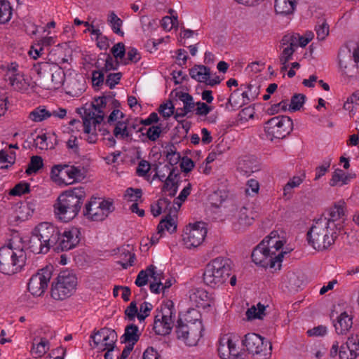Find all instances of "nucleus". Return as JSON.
I'll use <instances>...</instances> for the list:
<instances>
[{"mask_svg": "<svg viewBox=\"0 0 359 359\" xmlns=\"http://www.w3.org/2000/svg\"><path fill=\"white\" fill-rule=\"evenodd\" d=\"M86 197L83 187H75L63 191L55 203L54 212L61 221L68 222L75 218Z\"/></svg>", "mask_w": 359, "mask_h": 359, "instance_id": "obj_1", "label": "nucleus"}, {"mask_svg": "<svg viewBox=\"0 0 359 359\" xmlns=\"http://www.w3.org/2000/svg\"><path fill=\"white\" fill-rule=\"evenodd\" d=\"M325 219L314 220L306 233L309 245L318 251L330 249L337 240L339 231L328 226Z\"/></svg>", "mask_w": 359, "mask_h": 359, "instance_id": "obj_2", "label": "nucleus"}, {"mask_svg": "<svg viewBox=\"0 0 359 359\" xmlns=\"http://www.w3.org/2000/svg\"><path fill=\"white\" fill-rule=\"evenodd\" d=\"M22 237H13L7 245L0 248V272L12 276L21 271L22 264L20 258L22 256Z\"/></svg>", "mask_w": 359, "mask_h": 359, "instance_id": "obj_3", "label": "nucleus"}, {"mask_svg": "<svg viewBox=\"0 0 359 359\" xmlns=\"http://www.w3.org/2000/svg\"><path fill=\"white\" fill-rule=\"evenodd\" d=\"M231 272V261L222 257L210 261L204 269L203 278L205 285L219 287L226 283Z\"/></svg>", "mask_w": 359, "mask_h": 359, "instance_id": "obj_4", "label": "nucleus"}, {"mask_svg": "<svg viewBox=\"0 0 359 359\" xmlns=\"http://www.w3.org/2000/svg\"><path fill=\"white\" fill-rule=\"evenodd\" d=\"M34 67L40 76L44 88L57 90L63 85L65 81V72L55 62H41L34 65Z\"/></svg>", "mask_w": 359, "mask_h": 359, "instance_id": "obj_5", "label": "nucleus"}, {"mask_svg": "<svg viewBox=\"0 0 359 359\" xmlns=\"http://www.w3.org/2000/svg\"><path fill=\"white\" fill-rule=\"evenodd\" d=\"M57 281L52 283L50 294L55 300H63L71 297L76 290L77 278L69 270L61 271Z\"/></svg>", "mask_w": 359, "mask_h": 359, "instance_id": "obj_6", "label": "nucleus"}, {"mask_svg": "<svg viewBox=\"0 0 359 359\" xmlns=\"http://www.w3.org/2000/svg\"><path fill=\"white\" fill-rule=\"evenodd\" d=\"M241 342L245 350L257 359H269L271 355V344L258 334L248 333Z\"/></svg>", "mask_w": 359, "mask_h": 359, "instance_id": "obj_7", "label": "nucleus"}, {"mask_svg": "<svg viewBox=\"0 0 359 359\" xmlns=\"http://www.w3.org/2000/svg\"><path fill=\"white\" fill-rule=\"evenodd\" d=\"M338 60L343 74L353 76L355 70L358 68L359 45L349 42L341 46L338 53Z\"/></svg>", "mask_w": 359, "mask_h": 359, "instance_id": "obj_8", "label": "nucleus"}, {"mask_svg": "<svg viewBox=\"0 0 359 359\" xmlns=\"http://www.w3.org/2000/svg\"><path fill=\"white\" fill-rule=\"evenodd\" d=\"M265 245V242H261L254 248L251 255L253 262L264 268L280 269L281 262L286 252H280L276 255Z\"/></svg>", "mask_w": 359, "mask_h": 359, "instance_id": "obj_9", "label": "nucleus"}, {"mask_svg": "<svg viewBox=\"0 0 359 359\" xmlns=\"http://www.w3.org/2000/svg\"><path fill=\"white\" fill-rule=\"evenodd\" d=\"M204 330L203 323L200 320H195L194 322L189 321L184 323L182 319H178L175 327V332L178 339H182L189 346L197 344L203 336Z\"/></svg>", "mask_w": 359, "mask_h": 359, "instance_id": "obj_10", "label": "nucleus"}, {"mask_svg": "<svg viewBox=\"0 0 359 359\" xmlns=\"http://www.w3.org/2000/svg\"><path fill=\"white\" fill-rule=\"evenodd\" d=\"M293 122L287 116L273 117L265 123L264 130L271 140L283 139L292 130Z\"/></svg>", "mask_w": 359, "mask_h": 359, "instance_id": "obj_11", "label": "nucleus"}, {"mask_svg": "<svg viewBox=\"0 0 359 359\" xmlns=\"http://www.w3.org/2000/svg\"><path fill=\"white\" fill-rule=\"evenodd\" d=\"M53 269L52 265L46 266L29 279L27 290L33 296L39 297L44 293L51 279Z\"/></svg>", "mask_w": 359, "mask_h": 359, "instance_id": "obj_12", "label": "nucleus"}, {"mask_svg": "<svg viewBox=\"0 0 359 359\" xmlns=\"http://www.w3.org/2000/svg\"><path fill=\"white\" fill-rule=\"evenodd\" d=\"M318 219H325L329 226L340 232L344 228V222L346 220L344 202L339 201L335 203Z\"/></svg>", "mask_w": 359, "mask_h": 359, "instance_id": "obj_13", "label": "nucleus"}, {"mask_svg": "<svg viewBox=\"0 0 359 359\" xmlns=\"http://www.w3.org/2000/svg\"><path fill=\"white\" fill-rule=\"evenodd\" d=\"M207 234L205 223L202 222L189 224L187 227L183 241L188 248L197 247L204 241Z\"/></svg>", "mask_w": 359, "mask_h": 359, "instance_id": "obj_14", "label": "nucleus"}, {"mask_svg": "<svg viewBox=\"0 0 359 359\" xmlns=\"http://www.w3.org/2000/svg\"><path fill=\"white\" fill-rule=\"evenodd\" d=\"M35 231L39 234L45 245L44 251L49 250L57 243L60 238V231L49 222H42L35 227Z\"/></svg>", "mask_w": 359, "mask_h": 359, "instance_id": "obj_15", "label": "nucleus"}, {"mask_svg": "<svg viewBox=\"0 0 359 359\" xmlns=\"http://www.w3.org/2000/svg\"><path fill=\"white\" fill-rule=\"evenodd\" d=\"M2 76L6 83V86L12 90L20 91L22 89V74L19 70V65L15 62L7 67H2Z\"/></svg>", "mask_w": 359, "mask_h": 359, "instance_id": "obj_16", "label": "nucleus"}, {"mask_svg": "<svg viewBox=\"0 0 359 359\" xmlns=\"http://www.w3.org/2000/svg\"><path fill=\"white\" fill-rule=\"evenodd\" d=\"M80 235L77 228L65 231L62 233L60 232V238L53 249L57 252L73 249L79 243Z\"/></svg>", "mask_w": 359, "mask_h": 359, "instance_id": "obj_17", "label": "nucleus"}, {"mask_svg": "<svg viewBox=\"0 0 359 359\" xmlns=\"http://www.w3.org/2000/svg\"><path fill=\"white\" fill-rule=\"evenodd\" d=\"M217 351L221 359H238L239 355L236 344L229 335L219 339Z\"/></svg>", "mask_w": 359, "mask_h": 359, "instance_id": "obj_18", "label": "nucleus"}, {"mask_svg": "<svg viewBox=\"0 0 359 359\" xmlns=\"http://www.w3.org/2000/svg\"><path fill=\"white\" fill-rule=\"evenodd\" d=\"M359 355V334H351L339 351L340 359H355Z\"/></svg>", "mask_w": 359, "mask_h": 359, "instance_id": "obj_19", "label": "nucleus"}, {"mask_svg": "<svg viewBox=\"0 0 359 359\" xmlns=\"http://www.w3.org/2000/svg\"><path fill=\"white\" fill-rule=\"evenodd\" d=\"M83 215L93 221H103L106 219V215L96 201H89L86 203L83 209Z\"/></svg>", "mask_w": 359, "mask_h": 359, "instance_id": "obj_20", "label": "nucleus"}, {"mask_svg": "<svg viewBox=\"0 0 359 359\" xmlns=\"http://www.w3.org/2000/svg\"><path fill=\"white\" fill-rule=\"evenodd\" d=\"M252 212L247 208L242 207L237 215V221L233 223V227L236 231H241L251 225L254 221Z\"/></svg>", "mask_w": 359, "mask_h": 359, "instance_id": "obj_21", "label": "nucleus"}, {"mask_svg": "<svg viewBox=\"0 0 359 359\" xmlns=\"http://www.w3.org/2000/svg\"><path fill=\"white\" fill-rule=\"evenodd\" d=\"M238 169L245 175L249 176L252 173L259 170V166L253 157L244 156L239 160Z\"/></svg>", "mask_w": 359, "mask_h": 359, "instance_id": "obj_22", "label": "nucleus"}, {"mask_svg": "<svg viewBox=\"0 0 359 359\" xmlns=\"http://www.w3.org/2000/svg\"><path fill=\"white\" fill-rule=\"evenodd\" d=\"M100 335H102L103 341L101 344L103 348H101V351L106 350V348L110 347L109 351H114L116 346V341H117L116 332L111 329L104 327L100 330Z\"/></svg>", "mask_w": 359, "mask_h": 359, "instance_id": "obj_23", "label": "nucleus"}, {"mask_svg": "<svg viewBox=\"0 0 359 359\" xmlns=\"http://www.w3.org/2000/svg\"><path fill=\"white\" fill-rule=\"evenodd\" d=\"M190 76L198 82L205 83L211 76L210 69L203 65H195L189 69Z\"/></svg>", "mask_w": 359, "mask_h": 359, "instance_id": "obj_24", "label": "nucleus"}, {"mask_svg": "<svg viewBox=\"0 0 359 359\" xmlns=\"http://www.w3.org/2000/svg\"><path fill=\"white\" fill-rule=\"evenodd\" d=\"M352 325V318L346 312L341 313L337 317V323H334L335 331L338 334H346Z\"/></svg>", "mask_w": 359, "mask_h": 359, "instance_id": "obj_25", "label": "nucleus"}, {"mask_svg": "<svg viewBox=\"0 0 359 359\" xmlns=\"http://www.w3.org/2000/svg\"><path fill=\"white\" fill-rule=\"evenodd\" d=\"M42 238L39 236V234L35 231V228L32 231V234L29 238L27 243V248L30 250L34 254L46 253L48 251H44L45 245H43L44 243L41 241Z\"/></svg>", "mask_w": 359, "mask_h": 359, "instance_id": "obj_26", "label": "nucleus"}, {"mask_svg": "<svg viewBox=\"0 0 359 359\" xmlns=\"http://www.w3.org/2000/svg\"><path fill=\"white\" fill-rule=\"evenodd\" d=\"M49 348V341L46 338H40L39 341L34 339L30 352L34 358H41L48 351Z\"/></svg>", "mask_w": 359, "mask_h": 359, "instance_id": "obj_27", "label": "nucleus"}, {"mask_svg": "<svg viewBox=\"0 0 359 359\" xmlns=\"http://www.w3.org/2000/svg\"><path fill=\"white\" fill-rule=\"evenodd\" d=\"M173 322H169L163 320V318H158V316H156L154 318L153 330L155 333L158 335H166L168 334L172 327Z\"/></svg>", "mask_w": 359, "mask_h": 359, "instance_id": "obj_28", "label": "nucleus"}, {"mask_svg": "<svg viewBox=\"0 0 359 359\" xmlns=\"http://www.w3.org/2000/svg\"><path fill=\"white\" fill-rule=\"evenodd\" d=\"M296 0H275V11L281 15H289L295 8Z\"/></svg>", "mask_w": 359, "mask_h": 359, "instance_id": "obj_29", "label": "nucleus"}, {"mask_svg": "<svg viewBox=\"0 0 359 359\" xmlns=\"http://www.w3.org/2000/svg\"><path fill=\"white\" fill-rule=\"evenodd\" d=\"M140 333L138 327L135 324H130L126 327L125 332L123 335V342L134 345L138 341Z\"/></svg>", "mask_w": 359, "mask_h": 359, "instance_id": "obj_30", "label": "nucleus"}, {"mask_svg": "<svg viewBox=\"0 0 359 359\" xmlns=\"http://www.w3.org/2000/svg\"><path fill=\"white\" fill-rule=\"evenodd\" d=\"M351 178V175H346L342 170L338 168L334 171L332 179L330 181V185L335 187L347 184Z\"/></svg>", "mask_w": 359, "mask_h": 359, "instance_id": "obj_31", "label": "nucleus"}, {"mask_svg": "<svg viewBox=\"0 0 359 359\" xmlns=\"http://www.w3.org/2000/svg\"><path fill=\"white\" fill-rule=\"evenodd\" d=\"M50 117V111L47 110L44 106H39L31 111L29 118L34 122H41Z\"/></svg>", "mask_w": 359, "mask_h": 359, "instance_id": "obj_32", "label": "nucleus"}, {"mask_svg": "<svg viewBox=\"0 0 359 359\" xmlns=\"http://www.w3.org/2000/svg\"><path fill=\"white\" fill-rule=\"evenodd\" d=\"M158 233H163L165 229L170 233H173L177 230V224L168 214L165 219H161L158 226Z\"/></svg>", "mask_w": 359, "mask_h": 359, "instance_id": "obj_33", "label": "nucleus"}, {"mask_svg": "<svg viewBox=\"0 0 359 359\" xmlns=\"http://www.w3.org/2000/svg\"><path fill=\"white\" fill-rule=\"evenodd\" d=\"M114 135L116 137L125 139L130 137L132 133L128 130V126L126 121H118L113 131Z\"/></svg>", "mask_w": 359, "mask_h": 359, "instance_id": "obj_34", "label": "nucleus"}, {"mask_svg": "<svg viewBox=\"0 0 359 359\" xmlns=\"http://www.w3.org/2000/svg\"><path fill=\"white\" fill-rule=\"evenodd\" d=\"M12 16V9L8 0H0V25L8 22Z\"/></svg>", "mask_w": 359, "mask_h": 359, "instance_id": "obj_35", "label": "nucleus"}, {"mask_svg": "<svg viewBox=\"0 0 359 359\" xmlns=\"http://www.w3.org/2000/svg\"><path fill=\"white\" fill-rule=\"evenodd\" d=\"M43 167V161L40 156H32L29 163L25 170V173L28 175L36 174L40 169Z\"/></svg>", "mask_w": 359, "mask_h": 359, "instance_id": "obj_36", "label": "nucleus"}, {"mask_svg": "<svg viewBox=\"0 0 359 359\" xmlns=\"http://www.w3.org/2000/svg\"><path fill=\"white\" fill-rule=\"evenodd\" d=\"M22 201H18L12 206V212L9 215V222L13 226H17L22 222L21 215L22 213Z\"/></svg>", "mask_w": 359, "mask_h": 359, "instance_id": "obj_37", "label": "nucleus"}, {"mask_svg": "<svg viewBox=\"0 0 359 359\" xmlns=\"http://www.w3.org/2000/svg\"><path fill=\"white\" fill-rule=\"evenodd\" d=\"M100 56H103L104 58L100 57L99 60H102L105 61L104 66L101 69L104 72H108L111 70H116L118 69L120 62L118 60L114 59L113 57L110 54H107L106 53H101Z\"/></svg>", "mask_w": 359, "mask_h": 359, "instance_id": "obj_38", "label": "nucleus"}, {"mask_svg": "<svg viewBox=\"0 0 359 359\" xmlns=\"http://www.w3.org/2000/svg\"><path fill=\"white\" fill-rule=\"evenodd\" d=\"M257 306V307L252 306L251 308L247 310L246 316L248 320L263 318V316L265 315V306L262 304L261 303H258Z\"/></svg>", "mask_w": 359, "mask_h": 359, "instance_id": "obj_39", "label": "nucleus"}, {"mask_svg": "<svg viewBox=\"0 0 359 359\" xmlns=\"http://www.w3.org/2000/svg\"><path fill=\"white\" fill-rule=\"evenodd\" d=\"M107 22L111 25L113 32L121 36L123 35V32L121 29L123 24L122 20L119 18L114 12H111L108 15Z\"/></svg>", "mask_w": 359, "mask_h": 359, "instance_id": "obj_40", "label": "nucleus"}, {"mask_svg": "<svg viewBox=\"0 0 359 359\" xmlns=\"http://www.w3.org/2000/svg\"><path fill=\"white\" fill-rule=\"evenodd\" d=\"M306 96L301 93H296L291 97L288 109L290 111H299L305 102Z\"/></svg>", "mask_w": 359, "mask_h": 359, "instance_id": "obj_41", "label": "nucleus"}, {"mask_svg": "<svg viewBox=\"0 0 359 359\" xmlns=\"http://www.w3.org/2000/svg\"><path fill=\"white\" fill-rule=\"evenodd\" d=\"M121 255L124 256V257L118 262V264H120L123 269H127L128 266L133 265L135 259V255L134 253L130 252L129 250L122 248L121 250Z\"/></svg>", "mask_w": 359, "mask_h": 359, "instance_id": "obj_42", "label": "nucleus"}, {"mask_svg": "<svg viewBox=\"0 0 359 359\" xmlns=\"http://www.w3.org/2000/svg\"><path fill=\"white\" fill-rule=\"evenodd\" d=\"M158 112L165 118H168L174 114L175 106L170 99L166 103L161 104L158 107Z\"/></svg>", "mask_w": 359, "mask_h": 359, "instance_id": "obj_43", "label": "nucleus"}, {"mask_svg": "<svg viewBox=\"0 0 359 359\" xmlns=\"http://www.w3.org/2000/svg\"><path fill=\"white\" fill-rule=\"evenodd\" d=\"M161 133L162 128L161 125L151 126L147 129L146 133H142V135H146L150 141L155 142L159 138Z\"/></svg>", "mask_w": 359, "mask_h": 359, "instance_id": "obj_44", "label": "nucleus"}, {"mask_svg": "<svg viewBox=\"0 0 359 359\" xmlns=\"http://www.w3.org/2000/svg\"><path fill=\"white\" fill-rule=\"evenodd\" d=\"M332 158L327 157L323 160V164L316 168L314 180H318L328 171L331 165Z\"/></svg>", "mask_w": 359, "mask_h": 359, "instance_id": "obj_45", "label": "nucleus"}, {"mask_svg": "<svg viewBox=\"0 0 359 359\" xmlns=\"http://www.w3.org/2000/svg\"><path fill=\"white\" fill-rule=\"evenodd\" d=\"M316 32L317 39L320 41L324 40L329 34V25L325 20H323L316 26Z\"/></svg>", "mask_w": 359, "mask_h": 359, "instance_id": "obj_46", "label": "nucleus"}, {"mask_svg": "<svg viewBox=\"0 0 359 359\" xmlns=\"http://www.w3.org/2000/svg\"><path fill=\"white\" fill-rule=\"evenodd\" d=\"M109 100H112V96L110 95L98 97L97 98H95V102H96V104L93 102L92 106L97 113L102 114L103 111L102 109L106 107L107 102L110 101Z\"/></svg>", "mask_w": 359, "mask_h": 359, "instance_id": "obj_47", "label": "nucleus"}, {"mask_svg": "<svg viewBox=\"0 0 359 359\" xmlns=\"http://www.w3.org/2000/svg\"><path fill=\"white\" fill-rule=\"evenodd\" d=\"M95 66L98 69L93 72L92 81L93 85L96 86H100L102 85V83H104V74L105 72L101 69H100V65L99 64V60L95 64Z\"/></svg>", "mask_w": 359, "mask_h": 359, "instance_id": "obj_48", "label": "nucleus"}, {"mask_svg": "<svg viewBox=\"0 0 359 359\" xmlns=\"http://www.w3.org/2000/svg\"><path fill=\"white\" fill-rule=\"evenodd\" d=\"M65 168H68L67 165H55L50 171L51 180L58 184L64 183L63 180L60 177V174L62 172Z\"/></svg>", "mask_w": 359, "mask_h": 359, "instance_id": "obj_49", "label": "nucleus"}, {"mask_svg": "<svg viewBox=\"0 0 359 359\" xmlns=\"http://www.w3.org/2000/svg\"><path fill=\"white\" fill-rule=\"evenodd\" d=\"M173 309V302L171 301L167 302L164 307L161 309L162 315L161 318L169 322H173L172 319V315L175 314Z\"/></svg>", "mask_w": 359, "mask_h": 359, "instance_id": "obj_50", "label": "nucleus"}, {"mask_svg": "<svg viewBox=\"0 0 359 359\" xmlns=\"http://www.w3.org/2000/svg\"><path fill=\"white\" fill-rule=\"evenodd\" d=\"M141 189L128 188L125 192L124 197L130 201L137 202L142 197Z\"/></svg>", "mask_w": 359, "mask_h": 359, "instance_id": "obj_51", "label": "nucleus"}, {"mask_svg": "<svg viewBox=\"0 0 359 359\" xmlns=\"http://www.w3.org/2000/svg\"><path fill=\"white\" fill-rule=\"evenodd\" d=\"M178 187H179L178 182H175V181L168 182L166 180H165L162 190H163V191H168L169 196L172 198L177 194V190H178Z\"/></svg>", "mask_w": 359, "mask_h": 359, "instance_id": "obj_52", "label": "nucleus"}, {"mask_svg": "<svg viewBox=\"0 0 359 359\" xmlns=\"http://www.w3.org/2000/svg\"><path fill=\"white\" fill-rule=\"evenodd\" d=\"M303 180L304 178H302L299 176H294L285 185L283 189L284 194L287 195V194L290 193L293 188L299 187L302 183Z\"/></svg>", "mask_w": 359, "mask_h": 359, "instance_id": "obj_53", "label": "nucleus"}, {"mask_svg": "<svg viewBox=\"0 0 359 359\" xmlns=\"http://www.w3.org/2000/svg\"><path fill=\"white\" fill-rule=\"evenodd\" d=\"M151 168V164L146 160H141L136 169V173L140 177H147Z\"/></svg>", "mask_w": 359, "mask_h": 359, "instance_id": "obj_54", "label": "nucleus"}, {"mask_svg": "<svg viewBox=\"0 0 359 359\" xmlns=\"http://www.w3.org/2000/svg\"><path fill=\"white\" fill-rule=\"evenodd\" d=\"M141 59V55L137 50L135 48H129L127 52V58L123 62L126 65L129 62L136 63Z\"/></svg>", "mask_w": 359, "mask_h": 359, "instance_id": "obj_55", "label": "nucleus"}, {"mask_svg": "<svg viewBox=\"0 0 359 359\" xmlns=\"http://www.w3.org/2000/svg\"><path fill=\"white\" fill-rule=\"evenodd\" d=\"M67 168L65 173L70 179L80 180L84 177L83 173L80 168L75 166H68Z\"/></svg>", "mask_w": 359, "mask_h": 359, "instance_id": "obj_56", "label": "nucleus"}, {"mask_svg": "<svg viewBox=\"0 0 359 359\" xmlns=\"http://www.w3.org/2000/svg\"><path fill=\"white\" fill-rule=\"evenodd\" d=\"M287 109V100H283L279 103L274 104L271 105L270 108L268 109L267 113L269 115H274L278 114L280 110L283 111H285Z\"/></svg>", "mask_w": 359, "mask_h": 359, "instance_id": "obj_57", "label": "nucleus"}, {"mask_svg": "<svg viewBox=\"0 0 359 359\" xmlns=\"http://www.w3.org/2000/svg\"><path fill=\"white\" fill-rule=\"evenodd\" d=\"M32 140H34V145L36 147H39L40 149H48V143H47V136L46 134L43 135H37L36 137L34 133H32Z\"/></svg>", "mask_w": 359, "mask_h": 359, "instance_id": "obj_58", "label": "nucleus"}, {"mask_svg": "<svg viewBox=\"0 0 359 359\" xmlns=\"http://www.w3.org/2000/svg\"><path fill=\"white\" fill-rule=\"evenodd\" d=\"M111 52L115 59H122L126 55L125 45L122 42H119L111 48Z\"/></svg>", "mask_w": 359, "mask_h": 359, "instance_id": "obj_59", "label": "nucleus"}, {"mask_svg": "<svg viewBox=\"0 0 359 359\" xmlns=\"http://www.w3.org/2000/svg\"><path fill=\"white\" fill-rule=\"evenodd\" d=\"M121 77V72L111 73L107 75L105 83L110 89H113L115 86L119 83Z\"/></svg>", "mask_w": 359, "mask_h": 359, "instance_id": "obj_60", "label": "nucleus"}, {"mask_svg": "<svg viewBox=\"0 0 359 359\" xmlns=\"http://www.w3.org/2000/svg\"><path fill=\"white\" fill-rule=\"evenodd\" d=\"M69 88L70 89L76 94L81 93L85 86V81L83 78H81V79H74L69 81Z\"/></svg>", "mask_w": 359, "mask_h": 359, "instance_id": "obj_61", "label": "nucleus"}, {"mask_svg": "<svg viewBox=\"0 0 359 359\" xmlns=\"http://www.w3.org/2000/svg\"><path fill=\"white\" fill-rule=\"evenodd\" d=\"M141 22L144 32H151L158 27L156 20H149L147 17H142Z\"/></svg>", "mask_w": 359, "mask_h": 359, "instance_id": "obj_62", "label": "nucleus"}, {"mask_svg": "<svg viewBox=\"0 0 359 359\" xmlns=\"http://www.w3.org/2000/svg\"><path fill=\"white\" fill-rule=\"evenodd\" d=\"M98 205L100 207L102 212L106 215V218L108 217L109 213L114 212L115 210L112 201L104 200L99 203Z\"/></svg>", "mask_w": 359, "mask_h": 359, "instance_id": "obj_63", "label": "nucleus"}, {"mask_svg": "<svg viewBox=\"0 0 359 359\" xmlns=\"http://www.w3.org/2000/svg\"><path fill=\"white\" fill-rule=\"evenodd\" d=\"M138 309L135 301L130 302V305L125 310V315L128 318L129 320L133 321L135 320L137 314Z\"/></svg>", "mask_w": 359, "mask_h": 359, "instance_id": "obj_64", "label": "nucleus"}]
</instances>
